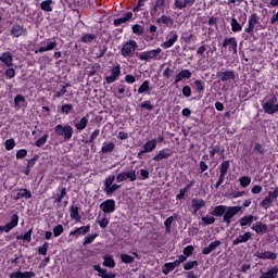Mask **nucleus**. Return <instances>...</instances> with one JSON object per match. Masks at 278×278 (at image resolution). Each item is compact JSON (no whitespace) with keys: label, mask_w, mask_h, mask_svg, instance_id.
<instances>
[{"label":"nucleus","mask_w":278,"mask_h":278,"mask_svg":"<svg viewBox=\"0 0 278 278\" xmlns=\"http://www.w3.org/2000/svg\"><path fill=\"white\" fill-rule=\"evenodd\" d=\"M136 181L138 177L136 176V169H131L130 172H122L119 174L115 175H110L109 177L105 178L104 180V186H103V192L106 194V197H112L116 190H121V185L122 181ZM114 181H117V184H114Z\"/></svg>","instance_id":"1"},{"label":"nucleus","mask_w":278,"mask_h":278,"mask_svg":"<svg viewBox=\"0 0 278 278\" xmlns=\"http://www.w3.org/2000/svg\"><path fill=\"white\" fill-rule=\"evenodd\" d=\"M54 134L55 136H58L59 138H63L64 142H68L71 140V138H73V126L65 124H58L54 127Z\"/></svg>","instance_id":"2"},{"label":"nucleus","mask_w":278,"mask_h":278,"mask_svg":"<svg viewBox=\"0 0 278 278\" xmlns=\"http://www.w3.org/2000/svg\"><path fill=\"white\" fill-rule=\"evenodd\" d=\"M138 50V42L134 39L123 43L121 49V55L124 58H134L136 51Z\"/></svg>","instance_id":"3"},{"label":"nucleus","mask_w":278,"mask_h":278,"mask_svg":"<svg viewBox=\"0 0 278 278\" xmlns=\"http://www.w3.org/2000/svg\"><path fill=\"white\" fill-rule=\"evenodd\" d=\"M141 62H151V60H162V48L148 50L138 54Z\"/></svg>","instance_id":"4"},{"label":"nucleus","mask_w":278,"mask_h":278,"mask_svg":"<svg viewBox=\"0 0 278 278\" xmlns=\"http://www.w3.org/2000/svg\"><path fill=\"white\" fill-rule=\"evenodd\" d=\"M242 212V206H226V212L224 213L223 223L226 227L231 225V219L238 216Z\"/></svg>","instance_id":"5"},{"label":"nucleus","mask_w":278,"mask_h":278,"mask_svg":"<svg viewBox=\"0 0 278 278\" xmlns=\"http://www.w3.org/2000/svg\"><path fill=\"white\" fill-rule=\"evenodd\" d=\"M266 153V147H264V144L256 142L253 147V162L254 164H260V162H262V160H264V155Z\"/></svg>","instance_id":"6"},{"label":"nucleus","mask_w":278,"mask_h":278,"mask_svg":"<svg viewBox=\"0 0 278 278\" xmlns=\"http://www.w3.org/2000/svg\"><path fill=\"white\" fill-rule=\"evenodd\" d=\"M222 47L224 49H227L228 47L229 53H232V55H238V39H236V37H226Z\"/></svg>","instance_id":"7"},{"label":"nucleus","mask_w":278,"mask_h":278,"mask_svg":"<svg viewBox=\"0 0 278 278\" xmlns=\"http://www.w3.org/2000/svg\"><path fill=\"white\" fill-rule=\"evenodd\" d=\"M170 3H173V0H156L153 8L150 10L151 16H155L157 12L164 13L166 8H170Z\"/></svg>","instance_id":"8"},{"label":"nucleus","mask_w":278,"mask_h":278,"mask_svg":"<svg viewBox=\"0 0 278 278\" xmlns=\"http://www.w3.org/2000/svg\"><path fill=\"white\" fill-rule=\"evenodd\" d=\"M179 40V34L176 30H170L167 36L166 40L161 43L162 49H170V47H175V42Z\"/></svg>","instance_id":"9"},{"label":"nucleus","mask_w":278,"mask_h":278,"mask_svg":"<svg viewBox=\"0 0 278 278\" xmlns=\"http://www.w3.org/2000/svg\"><path fill=\"white\" fill-rule=\"evenodd\" d=\"M218 81H236V72L233 70L218 71L216 73Z\"/></svg>","instance_id":"10"},{"label":"nucleus","mask_w":278,"mask_h":278,"mask_svg":"<svg viewBox=\"0 0 278 278\" xmlns=\"http://www.w3.org/2000/svg\"><path fill=\"white\" fill-rule=\"evenodd\" d=\"M100 210L103 214H114L116 212V201L114 199H108L100 204Z\"/></svg>","instance_id":"11"},{"label":"nucleus","mask_w":278,"mask_h":278,"mask_svg":"<svg viewBox=\"0 0 278 278\" xmlns=\"http://www.w3.org/2000/svg\"><path fill=\"white\" fill-rule=\"evenodd\" d=\"M256 25H260V16L257 13H253L248 20V27L244 28L245 34H253Z\"/></svg>","instance_id":"12"},{"label":"nucleus","mask_w":278,"mask_h":278,"mask_svg":"<svg viewBox=\"0 0 278 278\" xmlns=\"http://www.w3.org/2000/svg\"><path fill=\"white\" fill-rule=\"evenodd\" d=\"M156 24L159 27H163L164 29H166V27L170 29V27L175 25V20H173V17L168 15L163 14L159 18H156Z\"/></svg>","instance_id":"13"},{"label":"nucleus","mask_w":278,"mask_h":278,"mask_svg":"<svg viewBox=\"0 0 278 278\" xmlns=\"http://www.w3.org/2000/svg\"><path fill=\"white\" fill-rule=\"evenodd\" d=\"M15 227H18V214H13L11 216L10 223L4 226H0V231H4V233H10V231H12V229H15Z\"/></svg>","instance_id":"14"},{"label":"nucleus","mask_w":278,"mask_h":278,"mask_svg":"<svg viewBox=\"0 0 278 278\" xmlns=\"http://www.w3.org/2000/svg\"><path fill=\"white\" fill-rule=\"evenodd\" d=\"M229 166H231L229 160L222 162V164L219 165V178L217 180L219 181V184L225 182V177H227V174L229 173Z\"/></svg>","instance_id":"15"},{"label":"nucleus","mask_w":278,"mask_h":278,"mask_svg":"<svg viewBox=\"0 0 278 278\" xmlns=\"http://www.w3.org/2000/svg\"><path fill=\"white\" fill-rule=\"evenodd\" d=\"M11 36L12 38H21V36H27V28L21 24H14L11 27Z\"/></svg>","instance_id":"16"},{"label":"nucleus","mask_w":278,"mask_h":278,"mask_svg":"<svg viewBox=\"0 0 278 278\" xmlns=\"http://www.w3.org/2000/svg\"><path fill=\"white\" fill-rule=\"evenodd\" d=\"M191 77L192 72L190 70H181L176 74L173 85L177 86V84H180V81H184V79H190Z\"/></svg>","instance_id":"17"},{"label":"nucleus","mask_w":278,"mask_h":278,"mask_svg":"<svg viewBox=\"0 0 278 278\" xmlns=\"http://www.w3.org/2000/svg\"><path fill=\"white\" fill-rule=\"evenodd\" d=\"M249 240H253V232L251 231L239 235L235 240H232V247H238V244H243L244 242H249Z\"/></svg>","instance_id":"18"},{"label":"nucleus","mask_w":278,"mask_h":278,"mask_svg":"<svg viewBox=\"0 0 278 278\" xmlns=\"http://www.w3.org/2000/svg\"><path fill=\"white\" fill-rule=\"evenodd\" d=\"M118 77H121V64L112 67L111 75L105 77V81L106 84H114Z\"/></svg>","instance_id":"19"},{"label":"nucleus","mask_w":278,"mask_h":278,"mask_svg":"<svg viewBox=\"0 0 278 278\" xmlns=\"http://www.w3.org/2000/svg\"><path fill=\"white\" fill-rule=\"evenodd\" d=\"M10 278H36V273L31 270H16L9 274Z\"/></svg>","instance_id":"20"},{"label":"nucleus","mask_w":278,"mask_h":278,"mask_svg":"<svg viewBox=\"0 0 278 278\" xmlns=\"http://www.w3.org/2000/svg\"><path fill=\"white\" fill-rule=\"evenodd\" d=\"M129 21H134V13L128 11L123 13L122 17L114 20L113 25L115 27H119V25H123V23H129Z\"/></svg>","instance_id":"21"},{"label":"nucleus","mask_w":278,"mask_h":278,"mask_svg":"<svg viewBox=\"0 0 278 278\" xmlns=\"http://www.w3.org/2000/svg\"><path fill=\"white\" fill-rule=\"evenodd\" d=\"M173 156V151L168 148L162 149L156 155H154V162H162V160H168Z\"/></svg>","instance_id":"22"},{"label":"nucleus","mask_w":278,"mask_h":278,"mask_svg":"<svg viewBox=\"0 0 278 278\" xmlns=\"http://www.w3.org/2000/svg\"><path fill=\"white\" fill-rule=\"evenodd\" d=\"M93 270H96L101 278H116V273L110 271L108 274V269L101 268L100 264L93 265Z\"/></svg>","instance_id":"23"},{"label":"nucleus","mask_w":278,"mask_h":278,"mask_svg":"<svg viewBox=\"0 0 278 278\" xmlns=\"http://www.w3.org/2000/svg\"><path fill=\"white\" fill-rule=\"evenodd\" d=\"M21 199H31V191L29 189H17L15 195H13V201H21Z\"/></svg>","instance_id":"24"},{"label":"nucleus","mask_w":278,"mask_h":278,"mask_svg":"<svg viewBox=\"0 0 278 278\" xmlns=\"http://www.w3.org/2000/svg\"><path fill=\"white\" fill-rule=\"evenodd\" d=\"M254 256L257 257L258 260H277V253L270 251L255 252Z\"/></svg>","instance_id":"25"},{"label":"nucleus","mask_w":278,"mask_h":278,"mask_svg":"<svg viewBox=\"0 0 278 278\" xmlns=\"http://www.w3.org/2000/svg\"><path fill=\"white\" fill-rule=\"evenodd\" d=\"M90 121V115L87 114L86 116H83L80 118V121L75 122L74 127L78 130V131H84V129H86L88 127V123Z\"/></svg>","instance_id":"26"},{"label":"nucleus","mask_w":278,"mask_h":278,"mask_svg":"<svg viewBox=\"0 0 278 278\" xmlns=\"http://www.w3.org/2000/svg\"><path fill=\"white\" fill-rule=\"evenodd\" d=\"M55 47H58V41H49L47 42L46 47H40L37 50L34 51L35 55H38V53H45L47 51H53V49H55Z\"/></svg>","instance_id":"27"},{"label":"nucleus","mask_w":278,"mask_h":278,"mask_svg":"<svg viewBox=\"0 0 278 278\" xmlns=\"http://www.w3.org/2000/svg\"><path fill=\"white\" fill-rule=\"evenodd\" d=\"M0 62H2L4 64V66H14V56H12L11 52H3L0 55Z\"/></svg>","instance_id":"28"},{"label":"nucleus","mask_w":278,"mask_h":278,"mask_svg":"<svg viewBox=\"0 0 278 278\" xmlns=\"http://www.w3.org/2000/svg\"><path fill=\"white\" fill-rule=\"evenodd\" d=\"M257 220V217L253 215H247L239 219L240 227H251L253 225V222Z\"/></svg>","instance_id":"29"},{"label":"nucleus","mask_w":278,"mask_h":278,"mask_svg":"<svg viewBox=\"0 0 278 278\" xmlns=\"http://www.w3.org/2000/svg\"><path fill=\"white\" fill-rule=\"evenodd\" d=\"M206 203L203 199L193 198L191 200V207H193V214H197L201 208L205 207Z\"/></svg>","instance_id":"30"},{"label":"nucleus","mask_w":278,"mask_h":278,"mask_svg":"<svg viewBox=\"0 0 278 278\" xmlns=\"http://www.w3.org/2000/svg\"><path fill=\"white\" fill-rule=\"evenodd\" d=\"M142 149L146 153H153L157 149V140L151 139L143 143Z\"/></svg>","instance_id":"31"},{"label":"nucleus","mask_w":278,"mask_h":278,"mask_svg":"<svg viewBox=\"0 0 278 278\" xmlns=\"http://www.w3.org/2000/svg\"><path fill=\"white\" fill-rule=\"evenodd\" d=\"M70 216L72 220H75L76 223H81V215H79V206L72 205L70 207Z\"/></svg>","instance_id":"32"},{"label":"nucleus","mask_w":278,"mask_h":278,"mask_svg":"<svg viewBox=\"0 0 278 278\" xmlns=\"http://www.w3.org/2000/svg\"><path fill=\"white\" fill-rule=\"evenodd\" d=\"M86 233H90V225L81 226L72 230L70 236H86Z\"/></svg>","instance_id":"33"},{"label":"nucleus","mask_w":278,"mask_h":278,"mask_svg":"<svg viewBox=\"0 0 278 278\" xmlns=\"http://www.w3.org/2000/svg\"><path fill=\"white\" fill-rule=\"evenodd\" d=\"M220 244L219 240H215L208 244V247H205L202 249V255H210L212 251H216L218 249V245Z\"/></svg>","instance_id":"34"},{"label":"nucleus","mask_w":278,"mask_h":278,"mask_svg":"<svg viewBox=\"0 0 278 278\" xmlns=\"http://www.w3.org/2000/svg\"><path fill=\"white\" fill-rule=\"evenodd\" d=\"M225 212H227V205H217L213 208V211L210 214H211V216H215V217L223 216V218H224Z\"/></svg>","instance_id":"35"},{"label":"nucleus","mask_w":278,"mask_h":278,"mask_svg":"<svg viewBox=\"0 0 278 278\" xmlns=\"http://www.w3.org/2000/svg\"><path fill=\"white\" fill-rule=\"evenodd\" d=\"M55 5V1L53 0H43L40 3V10H42V12H53V7Z\"/></svg>","instance_id":"36"},{"label":"nucleus","mask_w":278,"mask_h":278,"mask_svg":"<svg viewBox=\"0 0 278 278\" xmlns=\"http://www.w3.org/2000/svg\"><path fill=\"white\" fill-rule=\"evenodd\" d=\"M97 34H83L80 42H84V45H90V42H97Z\"/></svg>","instance_id":"37"},{"label":"nucleus","mask_w":278,"mask_h":278,"mask_svg":"<svg viewBox=\"0 0 278 278\" xmlns=\"http://www.w3.org/2000/svg\"><path fill=\"white\" fill-rule=\"evenodd\" d=\"M14 105H15L16 110H21V108H25V105H27V101L25 100V96H23V94L15 96Z\"/></svg>","instance_id":"38"},{"label":"nucleus","mask_w":278,"mask_h":278,"mask_svg":"<svg viewBox=\"0 0 278 278\" xmlns=\"http://www.w3.org/2000/svg\"><path fill=\"white\" fill-rule=\"evenodd\" d=\"M252 231H255V233H266V231H268V226H266V224L257 222L255 225L252 226Z\"/></svg>","instance_id":"39"},{"label":"nucleus","mask_w":278,"mask_h":278,"mask_svg":"<svg viewBox=\"0 0 278 278\" xmlns=\"http://www.w3.org/2000/svg\"><path fill=\"white\" fill-rule=\"evenodd\" d=\"M278 267H271L267 271L263 273L258 278H277Z\"/></svg>","instance_id":"40"},{"label":"nucleus","mask_w":278,"mask_h":278,"mask_svg":"<svg viewBox=\"0 0 278 278\" xmlns=\"http://www.w3.org/2000/svg\"><path fill=\"white\" fill-rule=\"evenodd\" d=\"M265 114H277L278 104H262Z\"/></svg>","instance_id":"41"},{"label":"nucleus","mask_w":278,"mask_h":278,"mask_svg":"<svg viewBox=\"0 0 278 278\" xmlns=\"http://www.w3.org/2000/svg\"><path fill=\"white\" fill-rule=\"evenodd\" d=\"M230 26H231V31H233L235 34H238V31H242L243 24L238 22L236 17H232L230 22Z\"/></svg>","instance_id":"42"},{"label":"nucleus","mask_w":278,"mask_h":278,"mask_svg":"<svg viewBox=\"0 0 278 278\" xmlns=\"http://www.w3.org/2000/svg\"><path fill=\"white\" fill-rule=\"evenodd\" d=\"M193 86L198 94H203V92H205V81L197 79L193 81Z\"/></svg>","instance_id":"43"},{"label":"nucleus","mask_w":278,"mask_h":278,"mask_svg":"<svg viewBox=\"0 0 278 278\" xmlns=\"http://www.w3.org/2000/svg\"><path fill=\"white\" fill-rule=\"evenodd\" d=\"M151 81L144 80L138 88V94H144V92H151Z\"/></svg>","instance_id":"44"},{"label":"nucleus","mask_w":278,"mask_h":278,"mask_svg":"<svg viewBox=\"0 0 278 278\" xmlns=\"http://www.w3.org/2000/svg\"><path fill=\"white\" fill-rule=\"evenodd\" d=\"M114 149H116V144L114 142H104L101 148V153H112Z\"/></svg>","instance_id":"45"},{"label":"nucleus","mask_w":278,"mask_h":278,"mask_svg":"<svg viewBox=\"0 0 278 278\" xmlns=\"http://www.w3.org/2000/svg\"><path fill=\"white\" fill-rule=\"evenodd\" d=\"M31 233H34V228H30L24 235H17L16 240H23L24 242H31Z\"/></svg>","instance_id":"46"},{"label":"nucleus","mask_w":278,"mask_h":278,"mask_svg":"<svg viewBox=\"0 0 278 278\" xmlns=\"http://www.w3.org/2000/svg\"><path fill=\"white\" fill-rule=\"evenodd\" d=\"M139 108L141 110H147L148 112H153L155 110V105H153V102L151 100H146L141 104H139Z\"/></svg>","instance_id":"47"},{"label":"nucleus","mask_w":278,"mask_h":278,"mask_svg":"<svg viewBox=\"0 0 278 278\" xmlns=\"http://www.w3.org/2000/svg\"><path fill=\"white\" fill-rule=\"evenodd\" d=\"M102 266H105V268H116V262L112 256L104 257V262L102 263Z\"/></svg>","instance_id":"48"},{"label":"nucleus","mask_w":278,"mask_h":278,"mask_svg":"<svg viewBox=\"0 0 278 278\" xmlns=\"http://www.w3.org/2000/svg\"><path fill=\"white\" fill-rule=\"evenodd\" d=\"M173 270H175V267H174V265H173L172 262L165 263V264L162 266V273H163V275H168V274L173 273Z\"/></svg>","instance_id":"49"},{"label":"nucleus","mask_w":278,"mask_h":278,"mask_svg":"<svg viewBox=\"0 0 278 278\" xmlns=\"http://www.w3.org/2000/svg\"><path fill=\"white\" fill-rule=\"evenodd\" d=\"M119 257L123 264H134L136 262V258L129 254H121Z\"/></svg>","instance_id":"50"},{"label":"nucleus","mask_w":278,"mask_h":278,"mask_svg":"<svg viewBox=\"0 0 278 278\" xmlns=\"http://www.w3.org/2000/svg\"><path fill=\"white\" fill-rule=\"evenodd\" d=\"M199 267V261H188L184 264V270H192V268Z\"/></svg>","instance_id":"51"},{"label":"nucleus","mask_w":278,"mask_h":278,"mask_svg":"<svg viewBox=\"0 0 278 278\" xmlns=\"http://www.w3.org/2000/svg\"><path fill=\"white\" fill-rule=\"evenodd\" d=\"M98 237V233L86 236L83 242L84 247H87V244H92Z\"/></svg>","instance_id":"52"},{"label":"nucleus","mask_w":278,"mask_h":278,"mask_svg":"<svg viewBox=\"0 0 278 278\" xmlns=\"http://www.w3.org/2000/svg\"><path fill=\"white\" fill-rule=\"evenodd\" d=\"M138 175L139 176L137 177V179H139V181H144L149 179L150 173H149V169H139Z\"/></svg>","instance_id":"53"},{"label":"nucleus","mask_w":278,"mask_h":278,"mask_svg":"<svg viewBox=\"0 0 278 278\" xmlns=\"http://www.w3.org/2000/svg\"><path fill=\"white\" fill-rule=\"evenodd\" d=\"M47 140H49V134H45L37 141H35V147H45V144H47Z\"/></svg>","instance_id":"54"},{"label":"nucleus","mask_w":278,"mask_h":278,"mask_svg":"<svg viewBox=\"0 0 278 278\" xmlns=\"http://www.w3.org/2000/svg\"><path fill=\"white\" fill-rule=\"evenodd\" d=\"M71 112H73V104L65 103L61 106L62 114H65L66 116H68V114H71Z\"/></svg>","instance_id":"55"},{"label":"nucleus","mask_w":278,"mask_h":278,"mask_svg":"<svg viewBox=\"0 0 278 278\" xmlns=\"http://www.w3.org/2000/svg\"><path fill=\"white\" fill-rule=\"evenodd\" d=\"M4 147L7 151H12V149L16 147V141L14 140V138L7 139L4 142Z\"/></svg>","instance_id":"56"},{"label":"nucleus","mask_w":278,"mask_h":278,"mask_svg":"<svg viewBox=\"0 0 278 278\" xmlns=\"http://www.w3.org/2000/svg\"><path fill=\"white\" fill-rule=\"evenodd\" d=\"M66 187H62L61 188V193L56 194L55 199H54V203H62V200L64 199V197H66Z\"/></svg>","instance_id":"57"},{"label":"nucleus","mask_w":278,"mask_h":278,"mask_svg":"<svg viewBox=\"0 0 278 278\" xmlns=\"http://www.w3.org/2000/svg\"><path fill=\"white\" fill-rule=\"evenodd\" d=\"M132 34L136 36H142L144 34V28L140 24L132 25Z\"/></svg>","instance_id":"58"},{"label":"nucleus","mask_w":278,"mask_h":278,"mask_svg":"<svg viewBox=\"0 0 278 278\" xmlns=\"http://www.w3.org/2000/svg\"><path fill=\"white\" fill-rule=\"evenodd\" d=\"M63 233H64V226H62L61 224H59L53 228L54 238H60V236Z\"/></svg>","instance_id":"59"},{"label":"nucleus","mask_w":278,"mask_h":278,"mask_svg":"<svg viewBox=\"0 0 278 278\" xmlns=\"http://www.w3.org/2000/svg\"><path fill=\"white\" fill-rule=\"evenodd\" d=\"M241 188H248V186H251V177L243 176L239 179Z\"/></svg>","instance_id":"60"},{"label":"nucleus","mask_w":278,"mask_h":278,"mask_svg":"<svg viewBox=\"0 0 278 278\" xmlns=\"http://www.w3.org/2000/svg\"><path fill=\"white\" fill-rule=\"evenodd\" d=\"M100 134H101V130H99V129L93 130L89 140L86 141V144H92L94 142L96 138H99Z\"/></svg>","instance_id":"61"},{"label":"nucleus","mask_w":278,"mask_h":278,"mask_svg":"<svg viewBox=\"0 0 278 278\" xmlns=\"http://www.w3.org/2000/svg\"><path fill=\"white\" fill-rule=\"evenodd\" d=\"M66 88H68V85H64L60 91H54L53 99H60V97H64V94L67 92Z\"/></svg>","instance_id":"62"},{"label":"nucleus","mask_w":278,"mask_h":278,"mask_svg":"<svg viewBox=\"0 0 278 278\" xmlns=\"http://www.w3.org/2000/svg\"><path fill=\"white\" fill-rule=\"evenodd\" d=\"M49 251V242H45L42 247L38 248L39 255H47V252Z\"/></svg>","instance_id":"63"},{"label":"nucleus","mask_w":278,"mask_h":278,"mask_svg":"<svg viewBox=\"0 0 278 278\" xmlns=\"http://www.w3.org/2000/svg\"><path fill=\"white\" fill-rule=\"evenodd\" d=\"M173 220H175V217L174 216H169L164 222L166 231H168V232H170V227H173Z\"/></svg>","instance_id":"64"}]
</instances>
